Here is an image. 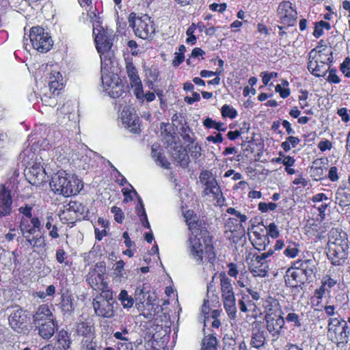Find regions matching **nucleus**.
<instances>
[{
    "instance_id": "obj_1",
    "label": "nucleus",
    "mask_w": 350,
    "mask_h": 350,
    "mask_svg": "<svg viewBox=\"0 0 350 350\" xmlns=\"http://www.w3.org/2000/svg\"><path fill=\"white\" fill-rule=\"evenodd\" d=\"M49 185L55 193L65 197L77 195L83 187L80 180L63 170L52 175Z\"/></svg>"
},
{
    "instance_id": "obj_2",
    "label": "nucleus",
    "mask_w": 350,
    "mask_h": 350,
    "mask_svg": "<svg viewBox=\"0 0 350 350\" xmlns=\"http://www.w3.org/2000/svg\"><path fill=\"white\" fill-rule=\"evenodd\" d=\"M33 324L38 334L43 339L51 338L57 328V322L50 307L40 305L33 315Z\"/></svg>"
},
{
    "instance_id": "obj_3",
    "label": "nucleus",
    "mask_w": 350,
    "mask_h": 350,
    "mask_svg": "<svg viewBox=\"0 0 350 350\" xmlns=\"http://www.w3.org/2000/svg\"><path fill=\"white\" fill-rule=\"evenodd\" d=\"M46 81L48 86L43 89L41 100L44 105L54 107L57 103L56 97L64 88V79L60 72L51 70Z\"/></svg>"
},
{
    "instance_id": "obj_4",
    "label": "nucleus",
    "mask_w": 350,
    "mask_h": 350,
    "mask_svg": "<svg viewBox=\"0 0 350 350\" xmlns=\"http://www.w3.org/2000/svg\"><path fill=\"white\" fill-rule=\"evenodd\" d=\"M188 249L190 257L197 263L203 262L204 255L210 262L213 263L215 260L216 256L213 245L206 243L204 239L202 241L193 234V232L189 239Z\"/></svg>"
},
{
    "instance_id": "obj_5",
    "label": "nucleus",
    "mask_w": 350,
    "mask_h": 350,
    "mask_svg": "<svg viewBox=\"0 0 350 350\" xmlns=\"http://www.w3.org/2000/svg\"><path fill=\"white\" fill-rule=\"evenodd\" d=\"M327 338L336 344L337 347H343L349 342L350 328L347 322L338 318H329L327 323Z\"/></svg>"
},
{
    "instance_id": "obj_6",
    "label": "nucleus",
    "mask_w": 350,
    "mask_h": 350,
    "mask_svg": "<svg viewBox=\"0 0 350 350\" xmlns=\"http://www.w3.org/2000/svg\"><path fill=\"white\" fill-rule=\"evenodd\" d=\"M129 23L135 35L142 39L151 38L155 32L153 21L147 14L136 17V14L132 12L129 16Z\"/></svg>"
},
{
    "instance_id": "obj_7",
    "label": "nucleus",
    "mask_w": 350,
    "mask_h": 350,
    "mask_svg": "<svg viewBox=\"0 0 350 350\" xmlns=\"http://www.w3.org/2000/svg\"><path fill=\"white\" fill-rule=\"evenodd\" d=\"M113 36L105 30L99 31L95 36L96 49L100 53L102 69L111 64L110 50L113 45Z\"/></svg>"
},
{
    "instance_id": "obj_8",
    "label": "nucleus",
    "mask_w": 350,
    "mask_h": 350,
    "mask_svg": "<svg viewBox=\"0 0 350 350\" xmlns=\"http://www.w3.org/2000/svg\"><path fill=\"white\" fill-rule=\"evenodd\" d=\"M114 302L111 291L101 292L100 296L93 300L92 304L95 314L103 318L113 317L115 313Z\"/></svg>"
},
{
    "instance_id": "obj_9",
    "label": "nucleus",
    "mask_w": 350,
    "mask_h": 350,
    "mask_svg": "<svg viewBox=\"0 0 350 350\" xmlns=\"http://www.w3.org/2000/svg\"><path fill=\"white\" fill-rule=\"evenodd\" d=\"M29 38L32 47L41 53H46L53 45V40L49 33L40 26L31 28Z\"/></svg>"
},
{
    "instance_id": "obj_10",
    "label": "nucleus",
    "mask_w": 350,
    "mask_h": 350,
    "mask_svg": "<svg viewBox=\"0 0 350 350\" xmlns=\"http://www.w3.org/2000/svg\"><path fill=\"white\" fill-rule=\"evenodd\" d=\"M102 68V66H100ZM109 66L103 70L101 68V80L103 89L107 92L110 97L116 98L120 97L123 91V86L119 77L109 71Z\"/></svg>"
},
{
    "instance_id": "obj_11",
    "label": "nucleus",
    "mask_w": 350,
    "mask_h": 350,
    "mask_svg": "<svg viewBox=\"0 0 350 350\" xmlns=\"http://www.w3.org/2000/svg\"><path fill=\"white\" fill-rule=\"evenodd\" d=\"M9 324L16 332L25 334L28 331L29 313L21 308L12 312L9 317Z\"/></svg>"
},
{
    "instance_id": "obj_12",
    "label": "nucleus",
    "mask_w": 350,
    "mask_h": 350,
    "mask_svg": "<svg viewBox=\"0 0 350 350\" xmlns=\"http://www.w3.org/2000/svg\"><path fill=\"white\" fill-rule=\"evenodd\" d=\"M199 178L204 186V194L208 195L211 193L215 198L219 200V196H221L222 193L218 183L213 177L212 172L208 170H203L200 172Z\"/></svg>"
},
{
    "instance_id": "obj_13",
    "label": "nucleus",
    "mask_w": 350,
    "mask_h": 350,
    "mask_svg": "<svg viewBox=\"0 0 350 350\" xmlns=\"http://www.w3.org/2000/svg\"><path fill=\"white\" fill-rule=\"evenodd\" d=\"M349 245H331L328 246L327 253L328 259L333 265L340 266L344 265L348 257Z\"/></svg>"
},
{
    "instance_id": "obj_14",
    "label": "nucleus",
    "mask_w": 350,
    "mask_h": 350,
    "mask_svg": "<svg viewBox=\"0 0 350 350\" xmlns=\"http://www.w3.org/2000/svg\"><path fill=\"white\" fill-rule=\"evenodd\" d=\"M120 119L125 129L133 133L139 132V119L133 108L131 107H124L120 114Z\"/></svg>"
},
{
    "instance_id": "obj_15",
    "label": "nucleus",
    "mask_w": 350,
    "mask_h": 350,
    "mask_svg": "<svg viewBox=\"0 0 350 350\" xmlns=\"http://www.w3.org/2000/svg\"><path fill=\"white\" fill-rule=\"evenodd\" d=\"M45 169L40 163H34L25 170L26 179L30 184L39 186L46 181Z\"/></svg>"
},
{
    "instance_id": "obj_16",
    "label": "nucleus",
    "mask_w": 350,
    "mask_h": 350,
    "mask_svg": "<svg viewBox=\"0 0 350 350\" xmlns=\"http://www.w3.org/2000/svg\"><path fill=\"white\" fill-rule=\"evenodd\" d=\"M297 11L293 9L290 1H282L278 8V15L280 23L287 26H293L297 19Z\"/></svg>"
},
{
    "instance_id": "obj_17",
    "label": "nucleus",
    "mask_w": 350,
    "mask_h": 350,
    "mask_svg": "<svg viewBox=\"0 0 350 350\" xmlns=\"http://www.w3.org/2000/svg\"><path fill=\"white\" fill-rule=\"evenodd\" d=\"M135 300L136 301V307L139 311L144 312L146 308L150 306L153 308V297L150 295L148 291H146L144 284L136 288L135 291Z\"/></svg>"
},
{
    "instance_id": "obj_18",
    "label": "nucleus",
    "mask_w": 350,
    "mask_h": 350,
    "mask_svg": "<svg viewBox=\"0 0 350 350\" xmlns=\"http://www.w3.org/2000/svg\"><path fill=\"white\" fill-rule=\"evenodd\" d=\"M41 229V223L38 217L21 218L20 224V230L25 239L40 232Z\"/></svg>"
},
{
    "instance_id": "obj_19",
    "label": "nucleus",
    "mask_w": 350,
    "mask_h": 350,
    "mask_svg": "<svg viewBox=\"0 0 350 350\" xmlns=\"http://www.w3.org/2000/svg\"><path fill=\"white\" fill-rule=\"evenodd\" d=\"M12 210V198L11 191L4 185H0V217L11 214Z\"/></svg>"
},
{
    "instance_id": "obj_20",
    "label": "nucleus",
    "mask_w": 350,
    "mask_h": 350,
    "mask_svg": "<svg viewBox=\"0 0 350 350\" xmlns=\"http://www.w3.org/2000/svg\"><path fill=\"white\" fill-rule=\"evenodd\" d=\"M267 329L273 336H278L284 325L285 321L282 317L276 314H268L265 317Z\"/></svg>"
},
{
    "instance_id": "obj_21",
    "label": "nucleus",
    "mask_w": 350,
    "mask_h": 350,
    "mask_svg": "<svg viewBox=\"0 0 350 350\" xmlns=\"http://www.w3.org/2000/svg\"><path fill=\"white\" fill-rule=\"evenodd\" d=\"M307 280V278L295 266L288 269L285 275L286 284L293 288L301 286Z\"/></svg>"
},
{
    "instance_id": "obj_22",
    "label": "nucleus",
    "mask_w": 350,
    "mask_h": 350,
    "mask_svg": "<svg viewBox=\"0 0 350 350\" xmlns=\"http://www.w3.org/2000/svg\"><path fill=\"white\" fill-rule=\"evenodd\" d=\"M87 282L95 291H109L107 283L104 281V276L96 269L90 271L86 278Z\"/></svg>"
},
{
    "instance_id": "obj_23",
    "label": "nucleus",
    "mask_w": 350,
    "mask_h": 350,
    "mask_svg": "<svg viewBox=\"0 0 350 350\" xmlns=\"http://www.w3.org/2000/svg\"><path fill=\"white\" fill-rule=\"evenodd\" d=\"M267 332L260 327L253 328L251 334L250 347L258 350L265 349Z\"/></svg>"
},
{
    "instance_id": "obj_24",
    "label": "nucleus",
    "mask_w": 350,
    "mask_h": 350,
    "mask_svg": "<svg viewBox=\"0 0 350 350\" xmlns=\"http://www.w3.org/2000/svg\"><path fill=\"white\" fill-rule=\"evenodd\" d=\"M308 57L320 63H325L328 66L333 62L332 52L326 47H317L312 49L308 54Z\"/></svg>"
},
{
    "instance_id": "obj_25",
    "label": "nucleus",
    "mask_w": 350,
    "mask_h": 350,
    "mask_svg": "<svg viewBox=\"0 0 350 350\" xmlns=\"http://www.w3.org/2000/svg\"><path fill=\"white\" fill-rule=\"evenodd\" d=\"M296 268L308 280L314 273L316 271V262L314 259H301L296 261L294 264Z\"/></svg>"
},
{
    "instance_id": "obj_26",
    "label": "nucleus",
    "mask_w": 350,
    "mask_h": 350,
    "mask_svg": "<svg viewBox=\"0 0 350 350\" xmlns=\"http://www.w3.org/2000/svg\"><path fill=\"white\" fill-rule=\"evenodd\" d=\"M327 245H348L347 234L339 228H332L329 232Z\"/></svg>"
},
{
    "instance_id": "obj_27",
    "label": "nucleus",
    "mask_w": 350,
    "mask_h": 350,
    "mask_svg": "<svg viewBox=\"0 0 350 350\" xmlns=\"http://www.w3.org/2000/svg\"><path fill=\"white\" fill-rule=\"evenodd\" d=\"M269 269V263L268 262H258L255 258L252 260V263L250 266V272L254 277L263 278L267 276Z\"/></svg>"
},
{
    "instance_id": "obj_28",
    "label": "nucleus",
    "mask_w": 350,
    "mask_h": 350,
    "mask_svg": "<svg viewBox=\"0 0 350 350\" xmlns=\"http://www.w3.org/2000/svg\"><path fill=\"white\" fill-rule=\"evenodd\" d=\"M329 68L325 63H320L315 59L308 58V69L315 77H324Z\"/></svg>"
},
{
    "instance_id": "obj_29",
    "label": "nucleus",
    "mask_w": 350,
    "mask_h": 350,
    "mask_svg": "<svg viewBox=\"0 0 350 350\" xmlns=\"http://www.w3.org/2000/svg\"><path fill=\"white\" fill-rule=\"evenodd\" d=\"M77 333L83 336L81 340H96L94 333V327L91 323L81 322L77 326Z\"/></svg>"
},
{
    "instance_id": "obj_30",
    "label": "nucleus",
    "mask_w": 350,
    "mask_h": 350,
    "mask_svg": "<svg viewBox=\"0 0 350 350\" xmlns=\"http://www.w3.org/2000/svg\"><path fill=\"white\" fill-rule=\"evenodd\" d=\"M72 110L73 104L70 101L66 102L60 109H57L58 123L60 124H67L68 122L70 120Z\"/></svg>"
},
{
    "instance_id": "obj_31",
    "label": "nucleus",
    "mask_w": 350,
    "mask_h": 350,
    "mask_svg": "<svg viewBox=\"0 0 350 350\" xmlns=\"http://www.w3.org/2000/svg\"><path fill=\"white\" fill-rule=\"evenodd\" d=\"M252 245L258 250H264L269 243V239L267 234H261L257 231H252L250 237Z\"/></svg>"
},
{
    "instance_id": "obj_32",
    "label": "nucleus",
    "mask_w": 350,
    "mask_h": 350,
    "mask_svg": "<svg viewBox=\"0 0 350 350\" xmlns=\"http://www.w3.org/2000/svg\"><path fill=\"white\" fill-rule=\"evenodd\" d=\"M221 294V296L234 293L231 280L227 276L225 272L219 273Z\"/></svg>"
},
{
    "instance_id": "obj_33",
    "label": "nucleus",
    "mask_w": 350,
    "mask_h": 350,
    "mask_svg": "<svg viewBox=\"0 0 350 350\" xmlns=\"http://www.w3.org/2000/svg\"><path fill=\"white\" fill-rule=\"evenodd\" d=\"M57 344L58 347H57L59 350H67L70 347L71 340L68 335V333L62 329L59 331L57 334Z\"/></svg>"
},
{
    "instance_id": "obj_34",
    "label": "nucleus",
    "mask_w": 350,
    "mask_h": 350,
    "mask_svg": "<svg viewBox=\"0 0 350 350\" xmlns=\"http://www.w3.org/2000/svg\"><path fill=\"white\" fill-rule=\"evenodd\" d=\"M336 202L342 207L350 205V193L343 188L338 189L336 192Z\"/></svg>"
},
{
    "instance_id": "obj_35",
    "label": "nucleus",
    "mask_w": 350,
    "mask_h": 350,
    "mask_svg": "<svg viewBox=\"0 0 350 350\" xmlns=\"http://www.w3.org/2000/svg\"><path fill=\"white\" fill-rule=\"evenodd\" d=\"M138 202L139 204L136 206L135 211L136 213L139 217V219L142 222V224L144 227L150 229V225L149 224V221L148 220V217L145 211L144 205L143 204L142 199L139 197L138 198Z\"/></svg>"
},
{
    "instance_id": "obj_36",
    "label": "nucleus",
    "mask_w": 350,
    "mask_h": 350,
    "mask_svg": "<svg viewBox=\"0 0 350 350\" xmlns=\"http://www.w3.org/2000/svg\"><path fill=\"white\" fill-rule=\"evenodd\" d=\"M59 307L64 314H70L74 310L72 297L68 294H63L62 295V301L59 303Z\"/></svg>"
},
{
    "instance_id": "obj_37",
    "label": "nucleus",
    "mask_w": 350,
    "mask_h": 350,
    "mask_svg": "<svg viewBox=\"0 0 350 350\" xmlns=\"http://www.w3.org/2000/svg\"><path fill=\"white\" fill-rule=\"evenodd\" d=\"M321 163L318 160H315L310 167V176L314 180H320L324 177L323 168L319 165Z\"/></svg>"
},
{
    "instance_id": "obj_38",
    "label": "nucleus",
    "mask_w": 350,
    "mask_h": 350,
    "mask_svg": "<svg viewBox=\"0 0 350 350\" xmlns=\"http://www.w3.org/2000/svg\"><path fill=\"white\" fill-rule=\"evenodd\" d=\"M118 300L121 302L123 308L129 309L134 304V299L128 294L126 290H122L118 295Z\"/></svg>"
},
{
    "instance_id": "obj_39",
    "label": "nucleus",
    "mask_w": 350,
    "mask_h": 350,
    "mask_svg": "<svg viewBox=\"0 0 350 350\" xmlns=\"http://www.w3.org/2000/svg\"><path fill=\"white\" fill-rule=\"evenodd\" d=\"M25 239L33 247L43 248L46 245L45 237L42 234H34Z\"/></svg>"
},
{
    "instance_id": "obj_40",
    "label": "nucleus",
    "mask_w": 350,
    "mask_h": 350,
    "mask_svg": "<svg viewBox=\"0 0 350 350\" xmlns=\"http://www.w3.org/2000/svg\"><path fill=\"white\" fill-rule=\"evenodd\" d=\"M184 217L185 218V221L188 226V228L190 230L193 232V233L196 232V230H198V224L196 219L197 217L196 215L193 214V212L192 211H187L185 213Z\"/></svg>"
},
{
    "instance_id": "obj_41",
    "label": "nucleus",
    "mask_w": 350,
    "mask_h": 350,
    "mask_svg": "<svg viewBox=\"0 0 350 350\" xmlns=\"http://www.w3.org/2000/svg\"><path fill=\"white\" fill-rule=\"evenodd\" d=\"M79 350H101L97 340H81L79 343Z\"/></svg>"
},
{
    "instance_id": "obj_42",
    "label": "nucleus",
    "mask_w": 350,
    "mask_h": 350,
    "mask_svg": "<svg viewBox=\"0 0 350 350\" xmlns=\"http://www.w3.org/2000/svg\"><path fill=\"white\" fill-rule=\"evenodd\" d=\"M224 307L231 319H234L237 317L236 299L223 301Z\"/></svg>"
},
{
    "instance_id": "obj_43",
    "label": "nucleus",
    "mask_w": 350,
    "mask_h": 350,
    "mask_svg": "<svg viewBox=\"0 0 350 350\" xmlns=\"http://www.w3.org/2000/svg\"><path fill=\"white\" fill-rule=\"evenodd\" d=\"M126 70L130 80V83L135 81L137 82L140 80L137 70L132 62H126Z\"/></svg>"
},
{
    "instance_id": "obj_44",
    "label": "nucleus",
    "mask_w": 350,
    "mask_h": 350,
    "mask_svg": "<svg viewBox=\"0 0 350 350\" xmlns=\"http://www.w3.org/2000/svg\"><path fill=\"white\" fill-rule=\"evenodd\" d=\"M202 350H217V338L213 336H208L204 338Z\"/></svg>"
},
{
    "instance_id": "obj_45",
    "label": "nucleus",
    "mask_w": 350,
    "mask_h": 350,
    "mask_svg": "<svg viewBox=\"0 0 350 350\" xmlns=\"http://www.w3.org/2000/svg\"><path fill=\"white\" fill-rule=\"evenodd\" d=\"M300 142V139L297 137L289 136L286 138V141L281 144V147L285 152L289 151L291 148H295Z\"/></svg>"
},
{
    "instance_id": "obj_46",
    "label": "nucleus",
    "mask_w": 350,
    "mask_h": 350,
    "mask_svg": "<svg viewBox=\"0 0 350 350\" xmlns=\"http://www.w3.org/2000/svg\"><path fill=\"white\" fill-rule=\"evenodd\" d=\"M203 124L206 128L215 129L218 131H225L226 129L224 123L217 122L210 118L205 119L203 122Z\"/></svg>"
},
{
    "instance_id": "obj_47",
    "label": "nucleus",
    "mask_w": 350,
    "mask_h": 350,
    "mask_svg": "<svg viewBox=\"0 0 350 350\" xmlns=\"http://www.w3.org/2000/svg\"><path fill=\"white\" fill-rule=\"evenodd\" d=\"M75 213H76L79 219H85L88 217V209L81 202L75 201Z\"/></svg>"
},
{
    "instance_id": "obj_48",
    "label": "nucleus",
    "mask_w": 350,
    "mask_h": 350,
    "mask_svg": "<svg viewBox=\"0 0 350 350\" xmlns=\"http://www.w3.org/2000/svg\"><path fill=\"white\" fill-rule=\"evenodd\" d=\"M132 88L134 90V94L137 97V99L144 100V93L143 90L142 83L141 79L137 82H132L130 83Z\"/></svg>"
},
{
    "instance_id": "obj_49",
    "label": "nucleus",
    "mask_w": 350,
    "mask_h": 350,
    "mask_svg": "<svg viewBox=\"0 0 350 350\" xmlns=\"http://www.w3.org/2000/svg\"><path fill=\"white\" fill-rule=\"evenodd\" d=\"M176 160L178 161L181 165L185 166L189 163V156L187 152L182 148H180L177 151L176 156H174Z\"/></svg>"
},
{
    "instance_id": "obj_50",
    "label": "nucleus",
    "mask_w": 350,
    "mask_h": 350,
    "mask_svg": "<svg viewBox=\"0 0 350 350\" xmlns=\"http://www.w3.org/2000/svg\"><path fill=\"white\" fill-rule=\"evenodd\" d=\"M113 337L116 338V339L126 342L124 343H121V342L118 343L119 347H120V345L123 346V345H125L126 348L127 349H130V350L133 349L132 342H129V338L126 335H124V334L122 332H114Z\"/></svg>"
},
{
    "instance_id": "obj_51",
    "label": "nucleus",
    "mask_w": 350,
    "mask_h": 350,
    "mask_svg": "<svg viewBox=\"0 0 350 350\" xmlns=\"http://www.w3.org/2000/svg\"><path fill=\"white\" fill-rule=\"evenodd\" d=\"M221 114L224 118H229L231 119L234 118L237 115V111L232 107L228 105H224L221 108Z\"/></svg>"
},
{
    "instance_id": "obj_52",
    "label": "nucleus",
    "mask_w": 350,
    "mask_h": 350,
    "mask_svg": "<svg viewBox=\"0 0 350 350\" xmlns=\"http://www.w3.org/2000/svg\"><path fill=\"white\" fill-rule=\"evenodd\" d=\"M226 228L229 231L233 232L237 231L241 228V224H238L237 218H229L226 223Z\"/></svg>"
},
{
    "instance_id": "obj_53",
    "label": "nucleus",
    "mask_w": 350,
    "mask_h": 350,
    "mask_svg": "<svg viewBox=\"0 0 350 350\" xmlns=\"http://www.w3.org/2000/svg\"><path fill=\"white\" fill-rule=\"evenodd\" d=\"M223 340V350H236V341L232 337L225 335Z\"/></svg>"
},
{
    "instance_id": "obj_54",
    "label": "nucleus",
    "mask_w": 350,
    "mask_h": 350,
    "mask_svg": "<svg viewBox=\"0 0 350 350\" xmlns=\"http://www.w3.org/2000/svg\"><path fill=\"white\" fill-rule=\"evenodd\" d=\"M111 212L113 213L116 221L119 224H122L123 222L124 215L120 208L113 206L111 208Z\"/></svg>"
},
{
    "instance_id": "obj_55",
    "label": "nucleus",
    "mask_w": 350,
    "mask_h": 350,
    "mask_svg": "<svg viewBox=\"0 0 350 350\" xmlns=\"http://www.w3.org/2000/svg\"><path fill=\"white\" fill-rule=\"evenodd\" d=\"M59 217L63 223H73L75 221L70 213L62 208L59 211Z\"/></svg>"
},
{
    "instance_id": "obj_56",
    "label": "nucleus",
    "mask_w": 350,
    "mask_h": 350,
    "mask_svg": "<svg viewBox=\"0 0 350 350\" xmlns=\"http://www.w3.org/2000/svg\"><path fill=\"white\" fill-rule=\"evenodd\" d=\"M258 210L262 213H267L269 211H275L278 205L274 202H260L258 205Z\"/></svg>"
},
{
    "instance_id": "obj_57",
    "label": "nucleus",
    "mask_w": 350,
    "mask_h": 350,
    "mask_svg": "<svg viewBox=\"0 0 350 350\" xmlns=\"http://www.w3.org/2000/svg\"><path fill=\"white\" fill-rule=\"evenodd\" d=\"M336 283V280L332 278L329 275H325L321 280V284L327 289V291L334 286Z\"/></svg>"
},
{
    "instance_id": "obj_58",
    "label": "nucleus",
    "mask_w": 350,
    "mask_h": 350,
    "mask_svg": "<svg viewBox=\"0 0 350 350\" xmlns=\"http://www.w3.org/2000/svg\"><path fill=\"white\" fill-rule=\"evenodd\" d=\"M287 322H292L294 323V327H299L301 326V323L299 317V315L295 312H290L286 317Z\"/></svg>"
},
{
    "instance_id": "obj_59",
    "label": "nucleus",
    "mask_w": 350,
    "mask_h": 350,
    "mask_svg": "<svg viewBox=\"0 0 350 350\" xmlns=\"http://www.w3.org/2000/svg\"><path fill=\"white\" fill-rule=\"evenodd\" d=\"M340 71L347 77H350V58L346 57L340 66Z\"/></svg>"
},
{
    "instance_id": "obj_60",
    "label": "nucleus",
    "mask_w": 350,
    "mask_h": 350,
    "mask_svg": "<svg viewBox=\"0 0 350 350\" xmlns=\"http://www.w3.org/2000/svg\"><path fill=\"white\" fill-rule=\"evenodd\" d=\"M267 236H270L273 239L278 237L280 232L278 229V226L275 223H271L267 228Z\"/></svg>"
},
{
    "instance_id": "obj_61",
    "label": "nucleus",
    "mask_w": 350,
    "mask_h": 350,
    "mask_svg": "<svg viewBox=\"0 0 350 350\" xmlns=\"http://www.w3.org/2000/svg\"><path fill=\"white\" fill-rule=\"evenodd\" d=\"M329 75L327 78V81L329 83L338 84L340 82V77L336 74V70L335 68L328 69Z\"/></svg>"
},
{
    "instance_id": "obj_62",
    "label": "nucleus",
    "mask_w": 350,
    "mask_h": 350,
    "mask_svg": "<svg viewBox=\"0 0 350 350\" xmlns=\"http://www.w3.org/2000/svg\"><path fill=\"white\" fill-rule=\"evenodd\" d=\"M129 185L131 187V189H122V193L124 196V200L126 202H128L129 200H130V201L133 200V198L132 194L137 196V198L139 197L138 193H137V191L135 190V189L131 185Z\"/></svg>"
},
{
    "instance_id": "obj_63",
    "label": "nucleus",
    "mask_w": 350,
    "mask_h": 350,
    "mask_svg": "<svg viewBox=\"0 0 350 350\" xmlns=\"http://www.w3.org/2000/svg\"><path fill=\"white\" fill-rule=\"evenodd\" d=\"M18 211L20 213L23 215L22 218H29V219L31 218H33L32 217V206L31 205L26 204L24 206H21L18 208Z\"/></svg>"
},
{
    "instance_id": "obj_64",
    "label": "nucleus",
    "mask_w": 350,
    "mask_h": 350,
    "mask_svg": "<svg viewBox=\"0 0 350 350\" xmlns=\"http://www.w3.org/2000/svg\"><path fill=\"white\" fill-rule=\"evenodd\" d=\"M155 162L157 165L165 169H169L170 167V163L167 160L165 157L162 155V154L158 153L157 157L155 159Z\"/></svg>"
}]
</instances>
